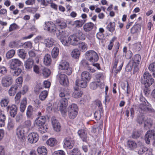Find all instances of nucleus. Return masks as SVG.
<instances>
[{
  "mask_svg": "<svg viewBox=\"0 0 155 155\" xmlns=\"http://www.w3.org/2000/svg\"><path fill=\"white\" fill-rule=\"evenodd\" d=\"M18 26L15 23L11 24L9 27L8 31L9 32L12 31H15L16 29H19Z\"/></svg>",
  "mask_w": 155,
  "mask_h": 155,
  "instance_id": "nucleus-52",
  "label": "nucleus"
},
{
  "mask_svg": "<svg viewBox=\"0 0 155 155\" xmlns=\"http://www.w3.org/2000/svg\"><path fill=\"white\" fill-rule=\"evenodd\" d=\"M10 67L11 69L18 68L22 64V62L18 59L14 58L10 61Z\"/></svg>",
  "mask_w": 155,
  "mask_h": 155,
  "instance_id": "nucleus-13",
  "label": "nucleus"
},
{
  "mask_svg": "<svg viewBox=\"0 0 155 155\" xmlns=\"http://www.w3.org/2000/svg\"><path fill=\"white\" fill-rule=\"evenodd\" d=\"M44 42L46 46L48 47H51L53 45L54 43L53 39L51 38H48L45 39Z\"/></svg>",
  "mask_w": 155,
  "mask_h": 155,
  "instance_id": "nucleus-37",
  "label": "nucleus"
},
{
  "mask_svg": "<svg viewBox=\"0 0 155 155\" xmlns=\"http://www.w3.org/2000/svg\"><path fill=\"white\" fill-rule=\"evenodd\" d=\"M154 80L152 78L151 74L146 71L143 75V79L141 81L144 87H149L154 82Z\"/></svg>",
  "mask_w": 155,
  "mask_h": 155,
  "instance_id": "nucleus-3",
  "label": "nucleus"
},
{
  "mask_svg": "<svg viewBox=\"0 0 155 155\" xmlns=\"http://www.w3.org/2000/svg\"><path fill=\"white\" fill-rule=\"evenodd\" d=\"M140 101L141 102V103L145 106H148L149 103L147 101L146 99L142 96L141 95L140 97Z\"/></svg>",
  "mask_w": 155,
  "mask_h": 155,
  "instance_id": "nucleus-55",
  "label": "nucleus"
},
{
  "mask_svg": "<svg viewBox=\"0 0 155 155\" xmlns=\"http://www.w3.org/2000/svg\"><path fill=\"white\" fill-rule=\"evenodd\" d=\"M68 41L69 44L72 45H76L78 42V40L74 34L73 35H70L68 38Z\"/></svg>",
  "mask_w": 155,
  "mask_h": 155,
  "instance_id": "nucleus-19",
  "label": "nucleus"
},
{
  "mask_svg": "<svg viewBox=\"0 0 155 155\" xmlns=\"http://www.w3.org/2000/svg\"><path fill=\"white\" fill-rule=\"evenodd\" d=\"M15 53V51L13 49L11 50L8 51L6 54V57L7 59L12 58Z\"/></svg>",
  "mask_w": 155,
  "mask_h": 155,
  "instance_id": "nucleus-53",
  "label": "nucleus"
},
{
  "mask_svg": "<svg viewBox=\"0 0 155 155\" xmlns=\"http://www.w3.org/2000/svg\"><path fill=\"white\" fill-rule=\"evenodd\" d=\"M85 22V20H80L75 21L72 24L73 25H75L77 28H80L82 26L83 24Z\"/></svg>",
  "mask_w": 155,
  "mask_h": 155,
  "instance_id": "nucleus-41",
  "label": "nucleus"
},
{
  "mask_svg": "<svg viewBox=\"0 0 155 155\" xmlns=\"http://www.w3.org/2000/svg\"><path fill=\"white\" fill-rule=\"evenodd\" d=\"M115 23L113 22H110L107 26V29L110 32H113L115 30Z\"/></svg>",
  "mask_w": 155,
  "mask_h": 155,
  "instance_id": "nucleus-39",
  "label": "nucleus"
},
{
  "mask_svg": "<svg viewBox=\"0 0 155 155\" xmlns=\"http://www.w3.org/2000/svg\"><path fill=\"white\" fill-rule=\"evenodd\" d=\"M77 45H78L80 49L83 51H85L87 49V45L84 42L80 41L79 42H78Z\"/></svg>",
  "mask_w": 155,
  "mask_h": 155,
  "instance_id": "nucleus-40",
  "label": "nucleus"
},
{
  "mask_svg": "<svg viewBox=\"0 0 155 155\" xmlns=\"http://www.w3.org/2000/svg\"><path fill=\"white\" fill-rule=\"evenodd\" d=\"M31 121L29 120H25L23 123V126L25 128H29L31 125Z\"/></svg>",
  "mask_w": 155,
  "mask_h": 155,
  "instance_id": "nucleus-63",
  "label": "nucleus"
},
{
  "mask_svg": "<svg viewBox=\"0 0 155 155\" xmlns=\"http://www.w3.org/2000/svg\"><path fill=\"white\" fill-rule=\"evenodd\" d=\"M5 115L0 110V127H4L5 125Z\"/></svg>",
  "mask_w": 155,
  "mask_h": 155,
  "instance_id": "nucleus-31",
  "label": "nucleus"
},
{
  "mask_svg": "<svg viewBox=\"0 0 155 155\" xmlns=\"http://www.w3.org/2000/svg\"><path fill=\"white\" fill-rule=\"evenodd\" d=\"M88 82L85 80L81 79H77L75 81V84L77 86H79L81 88H85L87 86V83Z\"/></svg>",
  "mask_w": 155,
  "mask_h": 155,
  "instance_id": "nucleus-20",
  "label": "nucleus"
},
{
  "mask_svg": "<svg viewBox=\"0 0 155 155\" xmlns=\"http://www.w3.org/2000/svg\"><path fill=\"white\" fill-rule=\"evenodd\" d=\"M104 77L105 74L102 72H99L96 74L95 75L96 79L99 81H98V82H99L100 81L103 80L104 78Z\"/></svg>",
  "mask_w": 155,
  "mask_h": 155,
  "instance_id": "nucleus-47",
  "label": "nucleus"
},
{
  "mask_svg": "<svg viewBox=\"0 0 155 155\" xmlns=\"http://www.w3.org/2000/svg\"><path fill=\"white\" fill-rule=\"evenodd\" d=\"M18 54L19 57L23 59H25L26 53L24 49H21L18 50Z\"/></svg>",
  "mask_w": 155,
  "mask_h": 155,
  "instance_id": "nucleus-44",
  "label": "nucleus"
},
{
  "mask_svg": "<svg viewBox=\"0 0 155 155\" xmlns=\"http://www.w3.org/2000/svg\"><path fill=\"white\" fill-rule=\"evenodd\" d=\"M8 102V98H5L2 100L0 102V104L2 107H5L7 106Z\"/></svg>",
  "mask_w": 155,
  "mask_h": 155,
  "instance_id": "nucleus-57",
  "label": "nucleus"
},
{
  "mask_svg": "<svg viewBox=\"0 0 155 155\" xmlns=\"http://www.w3.org/2000/svg\"><path fill=\"white\" fill-rule=\"evenodd\" d=\"M95 104L98 106L100 111L103 112V109L101 101L99 100H97L95 101Z\"/></svg>",
  "mask_w": 155,
  "mask_h": 155,
  "instance_id": "nucleus-58",
  "label": "nucleus"
},
{
  "mask_svg": "<svg viewBox=\"0 0 155 155\" xmlns=\"http://www.w3.org/2000/svg\"><path fill=\"white\" fill-rule=\"evenodd\" d=\"M32 43L30 41H27L24 43L22 42L21 47L26 49L31 48Z\"/></svg>",
  "mask_w": 155,
  "mask_h": 155,
  "instance_id": "nucleus-45",
  "label": "nucleus"
},
{
  "mask_svg": "<svg viewBox=\"0 0 155 155\" xmlns=\"http://www.w3.org/2000/svg\"><path fill=\"white\" fill-rule=\"evenodd\" d=\"M55 25L56 27H55L54 26L55 25L52 22H45L44 27V29L53 34V32L51 31V29L56 28V30H58V31H64L63 29L66 28L67 26V24L65 21L60 19L56 20Z\"/></svg>",
  "mask_w": 155,
  "mask_h": 155,
  "instance_id": "nucleus-1",
  "label": "nucleus"
},
{
  "mask_svg": "<svg viewBox=\"0 0 155 155\" xmlns=\"http://www.w3.org/2000/svg\"><path fill=\"white\" fill-rule=\"evenodd\" d=\"M143 110L150 113H153L154 112V110L153 109L151 106V105L150 104L148 106H144Z\"/></svg>",
  "mask_w": 155,
  "mask_h": 155,
  "instance_id": "nucleus-54",
  "label": "nucleus"
},
{
  "mask_svg": "<svg viewBox=\"0 0 155 155\" xmlns=\"http://www.w3.org/2000/svg\"><path fill=\"white\" fill-rule=\"evenodd\" d=\"M39 136L35 132H31L29 134L28 136V141L31 143H36L38 140Z\"/></svg>",
  "mask_w": 155,
  "mask_h": 155,
  "instance_id": "nucleus-12",
  "label": "nucleus"
},
{
  "mask_svg": "<svg viewBox=\"0 0 155 155\" xmlns=\"http://www.w3.org/2000/svg\"><path fill=\"white\" fill-rule=\"evenodd\" d=\"M83 94L82 91L80 90L78 87H74V91L72 96L74 98H78L81 97Z\"/></svg>",
  "mask_w": 155,
  "mask_h": 155,
  "instance_id": "nucleus-22",
  "label": "nucleus"
},
{
  "mask_svg": "<svg viewBox=\"0 0 155 155\" xmlns=\"http://www.w3.org/2000/svg\"><path fill=\"white\" fill-rule=\"evenodd\" d=\"M16 83L15 84H16L17 87H20L21 86V84L23 82V79L21 77H18L16 80Z\"/></svg>",
  "mask_w": 155,
  "mask_h": 155,
  "instance_id": "nucleus-61",
  "label": "nucleus"
},
{
  "mask_svg": "<svg viewBox=\"0 0 155 155\" xmlns=\"http://www.w3.org/2000/svg\"><path fill=\"white\" fill-rule=\"evenodd\" d=\"M34 60L31 58H29L26 60L24 63V66L27 69L31 68L34 65Z\"/></svg>",
  "mask_w": 155,
  "mask_h": 155,
  "instance_id": "nucleus-23",
  "label": "nucleus"
},
{
  "mask_svg": "<svg viewBox=\"0 0 155 155\" xmlns=\"http://www.w3.org/2000/svg\"><path fill=\"white\" fill-rule=\"evenodd\" d=\"M18 87L16 84L13 85L8 91V94L10 96H14L16 93Z\"/></svg>",
  "mask_w": 155,
  "mask_h": 155,
  "instance_id": "nucleus-33",
  "label": "nucleus"
},
{
  "mask_svg": "<svg viewBox=\"0 0 155 155\" xmlns=\"http://www.w3.org/2000/svg\"><path fill=\"white\" fill-rule=\"evenodd\" d=\"M63 147L66 149H71L74 145V140L70 137L65 138L63 140Z\"/></svg>",
  "mask_w": 155,
  "mask_h": 155,
  "instance_id": "nucleus-9",
  "label": "nucleus"
},
{
  "mask_svg": "<svg viewBox=\"0 0 155 155\" xmlns=\"http://www.w3.org/2000/svg\"><path fill=\"white\" fill-rule=\"evenodd\" d=\"M27 104V101L26 98H24L21 102L20 107V110L21 112H24L25 109Z\"/></svg>",
  "mask_w": 155,
  "mask_h": 155,
  "instance_id": "nucleus-34",
  "label": "nucleus"
},
{
  "mask_svg": "<svg viewBox=\"0 0 155 155\" xmlns=\"http://www.w3.org/2000/svg\"><path fill=\"white\" fill-rule=\"evenodd\" d=\"M127 145L130 150H133L137 147L136 143L133 141L128 140L127 142Z\"/></svg>",
  "mask_w": 155,
  "mask_h": 155,
  "instance_id": "nucleus-46",
  "label": "nucleus"
},
{
  "mask_svg": "<svg viewBox=\"0 0 155 155\" xmlns=\"http://www.w3.org/2000/svg\"><path fill=\"white\" fill-rule=\"evenodd\" d=\"M39 127V130L41 131V133H45L47 132V130L48 129V126L45 124L41 126H40Z\"/></svg>",
  "mask_w": 155,
  "mask_h": 155,
  "instance_id": "nucleus-56",
  "label": "nucleus"
},
{
  "mask_svg": "<svg viewBox=\"0 0 155 155\" xmlns=\"http://www.w3.org/2000/svg\"><path fill=\"white\" fill-rule=\"evenodd\" d=\"M141 47L142 46L140 43L138 42L133 45V49L134 51H139L140 50Z\"/></svg>",
  "mask_w": 155,
  "mask_h": 155,
  "instance_id": "nucleus-48",
  "label": "nucleus"
},
{
  "mask_svg": "<svg viewBox=\"0 0 155 155\" xmlns=\"http://www.w3.org/2000/svg\"><path fill=\"white\" fill-rule=\"evenodd\" d=\"M59 52V48L57 47H54L51 51V55L53 58H56L58 56Z\"/></svg>",
  "mask_w": 155,
  "mask_h": 155,
  "instance_id": "nucleus-42",
  "label": "nucleus"
},
{
  "mask_svg": "<svg viewBox=\"0 0 155 155\" xmlns=\"http://www.w3.org/2000/svg\"><path fill=\"white\" fill-rule=\"evenodd\" d=\"M16 133L17 137L20 142H22L25 141L26 133L24 128L18 127L16 129Z\"/></svg>",
  "mask_w": 155,
  "mask_h": 155,
  "instance_id": "nucleus-7",
  "label": "nucleus"
},
{
  "mask_svg": "<svg viewBox=\"0 0 155 155\" xmlns=\"http://www.w3.org/2000/svg\"><path fill=\"white\" fill-rule=\"evenodd\" d=\"M48 94V92L47 91L45 90L42 91L39 95V99L41 101L44 100L47 97Z\"/></svg>",
  "mask_w": 155,
  "mask_h": 155,
  "instance_id": "nucleus-51",
  "label": "nucleus"
},
{
  "mask_svg": "<svg viewBox=\"0 0 155 155\" xmlns=\"http://www.w3.org/2000/svg\"><path fill=\"white\" fill-rule=\"evenodd\" d=\"M80 52L78 49H74L71 52V55L72 57L74 59L78 60L80 57Z\"/></svg>",
  "mask_w": 155,
  "mask_h": 155,
  "instance_id": "nucleus-29",
  "label": "nucleus"
},
{
  "mask_svg": "<svg viewBox=\"0 0 155 155\" xmlns=\"http://www.w3.org/2000/svg\"><path fill=\"white\" fill-rule=\"evenodd\" d=\"M140 135V133L137 130L134 131L131 135L132 137L134 139L139 138Z\"/></svg>",
  "mask_w": 155,
  "mask_h": 155,
  "instance_id": "nucleus-59",
  "label": "nucleus"
},
{
  "mask_svg": "<svg viewBox=\"0 0 155 155\" xmlns=\"http://www.w3.org/2000/svg\"><path fill=\"white\" fill-rule=\"evenodd\" d=\"M13 81L12 76L8 75L5 76L2 78V84L4 87H8L12 84Z\"/></svg>",
  "mask_w": 155,
  "mask_h": 155,
  "instance_id": "nucleus-10",
  "label": "nucleus"
},
{
  "mask_svg": "<svg viewBox=\"0 0 155 155\" xmlns=\"http://www.w3.org/2000/svg\"><path fill=\"white\" fill-rule=\"evenodd\" d=\"M11 69V71L12 73V74L13 76H17L19 75L21 73L22 71L21 69L19 68Z\"/></svg>",
  "mask_w": 155,
  "mask_h": 155,
  "instance_id": "nucleus-43",
  "label": "nucleus"
},
{
  "mask_svg": "<svg viewBox=\"0 0 155 155\" xmlns=\"http://www.w3.org/2000/svg\"><path fill=\"white\" fill-rule=\"evenodd\" d=\"M51 122L54 130L56 132H59L61 129V126L59 122L54 117H52L51 119Z\"/></svg>",
  "mask_w": 155,
  "mask_h": 155,
  "instance_id": "nucleus-15",
  "label": "nucleus"
},
{
  "mask_svg": "<svg viewBox=\"0 0 155 155\" xmlns=\"http://www.w3.org/2000/svg\"><path fill=\"white\" fill-rule=\"evenodd\" d=\"M37 150L39 155H47V150L46 149V148L44 146H42L38 147L37 148Z\"/></svg>",
  "mask_w": 155,
  "mask_h": 155,
  "instance_id": "nucleus-32",
  "label": "nucleus"
},
{
  "mask_svg": "<svg viewBox=\"0 0 155 155\" xmlns=\"http://www.w3.org/2000/svg\"><path fill=\"white\" fill-rule=\"evenodd\" d=\"M33 108L32 106L29 105L26 110V115L28 118H31L32 117L33 113Z\"/></svg>",
  "mask_w": 155,
  "mask_h": 155,
  "instance_id": "nucleus-30",
  "label": "nucleus"
},
{
  "mask_svg": "<svg viewBox=\"0 0 155 155\" xmlns=\"http://www.w3.org/2000/svg\"><path fill=\"white\" fill-rule=\"evenodd\" d=\"M41 71H42L43 75L45 78L48 77L51 73L50 70L47 68H44L42 69Z\"/></svg>",
  "mask_w": 155,
  "mask_h": 155,
  "instance_id": "nucleus-49",
  "label": "nucleus"
},
{
  "mask_svg": "<svg viewBox=\"0 0 155 155\" xmlns=\"http://www.w3.org/2000/svg\"><path fill=\"white\" fill-rule=\"evenodd\" d=\"M141 60V56L139 54H136L134 55L132 58V60L130 61H132L134 64V68L133 69V73L134 74L139 70L138 66Z\"/></svg>",
  "mask_w": 155,
  "mask_h": 155,
  "instance_id": "nucleus-8",
  "label": "nucleus"
},
{
  "mask_svg": "<svg viewBox=\"0 0 155 155\" xmlns=\"http://www.w3.org/2000/svg\"><path fill=\"white\" fill-rule=\"evenodd\" d=\"M85 56L87 60L91 62L94 63L97 62L99 59L97 53L92 50H89L85 53Z\"/></svg>",
  "mask_w": 155,
  "mask_h": 155,
  "instance_id": "nucleus-4",
  "label": "nucleus"
},
{
  "mask_svg": "<svg viewBox=\"0 0 155 155\" xmlns=\"http://www.w3.org/2000/svg\"><path fill=\"white\" fill-rule=\"evenodd\" d=\"M43 86L41 83H37L34 88V91L36 94H38L42 89Z\"/></svg>",
  "mask_w": 155,
  "mask_h": 155,
  "instance_id": "nucleus-38",
  "label": "nucleus"
},
{
  "mask_svg": "<svg viewBox=\"0 0 155 155\" xmlns=\"http://www.w3.org/2000/svg\"><path fill=\"white\" fill-rule=\"evenodd\" d=\"M81 79L83 80H85L89 82L91 78V75L87 71H84L81 74Z\"/></svg>",
  "mask_w": 155,
  "mask_h": 155,
  "instance_id": "nucleus-28",
  "label": "nucleus"
},
{
  "mask_svg": "<svg viewBox=\"0 0 155 155\" xmlns=\"http://www.w3.org/2000/svg\"><path fill=\"white\" fill-rule=\"evenodd\" d=\"M59 81L60 84L64 86H68L69 81L67 76L65 74H61L59 76Z\"/></svg>",
  "mask_w": 155,
  "mask_h": 155,
  "instance_id": "nucleus-14",
  "label": "nucleus"
},
{
  "mask_svg": "<svg viewBox=\"0 0 155 155\" xmlns=\"http://www.w3.org/2000/svg\"><path fill=\"white\" fill-rule=\"evenodd\" d=\"M8 111H9L10 116L14 117L17 113V107L15 105H12L11 106H8L7 107Z\"/></svg>",
  "mask_w": 155,
  "mask_h": 155,
  "instance_id": "nucleus-16",
  "label": "nucleus"
},
{
  "mask_svg": "<svg viewBox=\"0 0 155 155\" xmlns=\"http://www.w3.org/2000/svg\"><path fill=\"white\" fill-rule=\"evenodd\" d=\"M153 124L152 120L147 118L144 121V127L146 129H150L151 127Z\"/></svg>",
  "mask_w": 155,
  "mask_h": 155,
  "instance_id": "nucleus-24",
  "label": "nucleus"
},
{
  "mask_svg": "<svg viewBox=\"0 0 155 155\" xmlns=\"http://www.w3.org/2000/svg\"><path fill=\"white\" fill-rule=\"evenodd\" d=\"M141 26L140 24H135L130 29V33L132 34H136L140 31Z\"/></svg>",
  "mask_w": 155,
  "mask_h": 155,
  "instance_id": "nucleus-21",
  "label": "nucleus"
},
{
  "mask_svg": "<svg viewBox=\"0 0 155 155\" xmlns=\"http://www.w3.org/2000/svg\"><path fill=\"white\" fill-rule=\"evenodd\" d=\"M59 68L61 70H64V72L68 75H69L72 73L71 68L69 67V64L67 62H64L59 65Z\"/></svg>",
  "mask_w": 155,
  "mask_h": 155,
  "instance_id": "nucleus-11",
  "label": "nucleus"
},
{
  "mask_svg": "<svg viewBox=\"0 0 155 155\" xmlns=\"http://www.w3.org/2000/svg\"><path fill=\"white\" fill-rule=\"evenodd\" d=\"M51 56L48 54H46L44 58V63L46 66L49 65L51 63Z\"/></svg>",
  "mask_w": 155,
  "mask_h": 155,
  "instance_id": "nucleus-35",
  "label": "nucleus"
},
{
  "mask_svg": "<svg viewBox=\"0 0 155 155\" xmlns=\"http://www.w3.org/2000/svg\"><path fill=\"white\" fill-rule=\"evenodd\" d=\"M134 65L135 64H134L132 61H130L126 67V71L128 72L131 71L132 70L133 67L134 68Z\"/></svg>",
  "mask_w": 155,
  "mask_h": 155,
  "instance_id": "nucleus-50",
  "label": "nucleus"
},
{
  "mask_svg": "<svg viewBox=\"0 0 155 155\" xmlns=\"http://www.w3.org/2000/svg\"><path fill=\"white\" fill-rule=\"evenodd\" d=\"M46 120V117L45 116L38 117L35 120V125L39 127L45 124Z\"/></svg>",
  "mask_w": 155,
  "mask_h": 155,
  "instance_id": "nucleus-18",
  "label": "nucleus"
},
{
  "mask_svg": "<svg viewBox=\"0 0 155 155\" xmlns=\"http://www.w3.org/2000/svg\"><path fill=\"white\" fill-rule=\"evenodd\" d=\"M74 34L78 40H84L85 39V35L80 30H78Z\"/></svg>",
  "mask_w": 155,
  "mask_h": 155,
  "instance_id": "nucleus-27",
  "label": "nucleus"
},
{
  "mask_svg": "<svg viewBox=\"0 0 155 155\" xmlns=\"http://www.w3.org/2000/svg\"><path fill=\"white\" fill-rule=\"evenodd\" d=\"M78 109L76 104H73L68 108V114L70 119H74L77 115Z\"/></svg>",
  "mask_w": 155,
  "mask_h": 155,
  "instance_id": "nucleus-5",
  "label": "nucleus"
},
{
  "mask_svg": "<svg viewBox=\"0 0 155 155\" xmlns=\"http://www.w3.org/2000/svg\"><path fill=\"white\" fill-rule=\"evenodd\" d=\"M94 26V24L91 22L87 23L83 26L84 30L86 32L90 31L93 28Z\"/></svg>",
  "mask_w": 155,
  "mask_h": 155,
  "instance_id": "nucleus-26",
  "label": "nucleus"
},
{
  "mask_svg": "<svg viewBox=\"0 0 155 155\" xmlns=\"http://www.w3.org/2000/svg\"><path fill=\"white\" fill-rule=\"evenodd\" d=\"M79 150L77 148L73 149L70 152V155H77L79 153Z\"/></svg>",
  "mask_w": 155,
  "mask_h": 155,
  "instance_id": "nucleus-64",
  "label": "nucleus"
},
{
  "mask_svg": "<svg viewBox=\"0 0 155 155\" xmlns=\"http://www.w3.org/2000/svg\"><path fill=\"white\" fill-rule=\"evenodd\" d=\"M56 28L52 29L51 31L53 32V34L56 35L63 45L65 46H68L69 42L68 40H67L66 39L67 35L65 31H60L58 30H56Z\"/></svg>",
  "mask_w": 155,
  "mask_h": 155,
  "instance_id": "nucleus-2",
  "label": "nucleus"
},
{
  "mask_svg": "<svg viewBox=\"0 0 155 155\" xmlns=\"http://www.w3.org/2000/svg\"><path fill=\"white\" fill-rule=\"evenodd\" d=\"M77 133L83 141L85 142H87V134L86 132L83 129H80L78 130Z\"/></svg>",
  "mask_w": 155,
  "mask_h": 155,
  "instance_id": "nucleus-17",
  "label": "nucleus"
},
{
  "mask_svg": "<svg viewBox=\"0 0 155 155\" xmlns=\"http://www.w3.org/2000/svg\"><path fill=\"white\" fill-rule=\"evenodd\" d=\"M150 134H149L148 133V131L146 133L145 136V140L146 143L147 144H149L150 143V140L152 139V138L151 137Z\"/></svg>",
  "mask_w": 155,
  "mask_h": 155,
  "instance_id": "nucleus-60",
  "label": "nucleus"
},
{
  "mask_svg": "<svg viewBox=\"0 0 155 155\" xmlns=\"http://www.w3.org/2000/svg\"><path fill=\"white\" fill-rule=\"evenodd\" d=\"M68 97L61 98L59 101V110L62 115L64 116L67 112L66 108L68 105Z\"/></svg>",
  "mask_w": 155,
  "mask_h": 155,
  "instance_id": "nucleus-6",
  "label": "nucleus"
},
{
  "mask_svg": "<svg viewBox=\"0 0 155 155\" xmlns=\"http://www.w3.org/2000/svg\"><path fill=\"white\" fill-rule=\"evenodd\" d=\"M22 42L20 41H15L10 43L9 46L11 48H21V47Z\"/></svg>",
  "mask_w": 155,
  "mask_h": 155,
  "instance_id": "nucleus-25",
  "label": "nucleus"
},
{
  "mask_svg": "<svg viewBox=\"0 0 155 155\" xmlns=\"http://www.w3.org/2000/svg\"><path fill=\"white\" fill-rule=\"evenodd\" d=\"M42 69H41L38 66L35 65H34L33 71L37 74H40L41 72Z\"/></svg>",
  "mask_w": 155,
  "mask_h": 155,
  "instance_id": "nucleus-62",
  "label": "nucleus"
},
{
  "mask_svg": "<svg viewBox=\"0 0 155 155\" xmlns=\"http://www.w3.org/2000/svg\"><path fill=\"white\" fill-rule=\"evenodd\" d=\"M46 144L50 147H53L57 144V140L53 138H50L46 141Z\"/></svg>",
  "mask_w": 155,
  "mask_h": 155,
  "instance_id": "nucleus-36",
  "label": "nucleus"
}]
</instances>
